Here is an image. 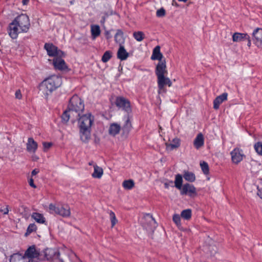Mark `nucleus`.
Wrapping results in <instances>:
<instances>
[{
  "mask_svg": "<svg viewBox=\"0 0 262 262\" xmlns=\"http://www.w3.org/2000/svg\"><path fill=\"white\" fill-rule=\"evenodd\" d=\"M103 173L102 168L97 165H94V172L92 176L95 179H100Z\"/></svg>",
  "mask_w": 262,
  "mask_h": 262,
  "instance_id": "24",
  "label": "nucleus"
},
{
  "mask_svg": "<svg viewBox=\"0 0 262 262\" xmlns=\"http://www.w3.org/2000/svg\"><path fill=\"white\" fill-rule=\"evenodd\" d=\"M49 212L63 217H68L71 215L70 207L64 204H50L49 206Z\"/></svg>",
  "mask_w": 262,
  "mask_h": 262,
  "instance_id": "4",
  "label": "nucleus"
},
{
  "mask_svg": "<svg viewBox=\"0 0 262 262\" xmlns=\"http://www.w3.org/2000/svg\"><path fill=\"white\" fill-rule=\"evenodd\" d=\"M231 161L233 163L238 164L245 157V155L243 150L239 148H235L233 149L231 152Z\"/></svg>",
  "mask_w": 262,
  "mask_h": 262,
  "instance_id": "12",
  "label": "nucleus"
},
{
  "mask_svg": "<svg viewBox=\"0 0 262 262\" xmlns=\"http://www.w3.org/2000/svg\"><path fill=\"white\" fill-rule=\"evenodd\" d=\"M112 56V52L110 51H107L103 54L101 60L103 62L105 63L111 58Z\"/></svg>",
  "mask_w": 262,
  "mask_h": 262,
  "instance_id": "33",
  "label": "nucleus"
},
{
  "mask_svg": "<svg viewBox=\"0 0 262 262\" xmlns=\"http://www.w3.org/2000/svg\"><path fill=\"white\" fill-rule=\"evenodd\" d=\"M39 256V252L36 250L34 245L29 247L26 251L25 255L22 256L21 254L15 253L11 256L10 262H14L16 260H20L27 257L29 258H37Z\"/></svg>",
  "mask_w": 262,
  "mask_h": 262,
  "instance_id": "6",
  "label": "nucleus"
},
{
  "mask_svg": "<svg viewBox=\"0 0 262 262\" xmlns=\"http://www.w3.org/2000/svg\"><path fill=\"white\" fill-rule=\"evenodd\" d=\"M68 107L70 112L76 113L78 116H80V113L83 111L84 105L77 95H74L70 100Z\"/></svg>",
  "mask_w": 262,
  "mask_h": 262,
  "instance_id": "5",
  "label": "nucleus"
},
{
  "mask_svg": "<svg viewBox=\"0 0 262 262\" xmlns=\"http://www.w3.org/2000/svg\"><path fill=\"white\" fill-rule=\"evenodd\" d=\"M248 38H246V40L245 41H247V46L248 47H250L251 45V40H250V36L248 35Z\"/></svg>",
  "mask_w": 262,
  "mask_h": 262,
  "instance_id": "45",
  "label": "nucleus"
},
{
  "mask_svg": "<svg viewBox=\"0 0 262 262\" xmlns=\"http://www.w3.org/2000/svg\"><path fill=\"white\" fill-rule=\"evenodd\" d=\"M94 121V117L91 113L80 116L78 120L79 128H91Z\"/></svg>",
  "mask_w": 262,
  "mask_h": 262,
  "instance_id": "8",
  "label": "nucleus"
},
{
  "mask_svg": "<svg viewBox=\"0 0 262 262\" xmlns=\"http://www.w3.org/2000/svg\"><path fill=\"white\" fill-rule=\"evenodd\" d=\"M178 1L179 2H184V3H185L188 0H178Z\"/></svg>",
  "mask_w": 262,
  "mask_h": 262,
  "instance_id": "54",
  "label": "nucleus"
},
{
  "mask_svg": "<svg viewBox=\"0 0 262 262\" xmlns=\"http://www.w3.org/2000/svg\"><path fill=\"white\" fill-rule=\"evenodd\" d=\"M248 34L247 33H241L235 32L232 35V40L234 42H241L246 40V38H248Z\"/></svg>",
  "mask_w": 262,
  "mask_h": 262,
  "instance_id": "22",
  "label": "nucleus"
},
{
  "mask_svg": "<svg viewBox=\"0 0 262 262\" xmlns=\"http://www.w3.org/2000/svg\"><path fill=\"white\" fill-rule=\"evenodd\" d=\"M227 97L228 94L227 93H224L216 97L213 101V108L215 110H218L221 104L227 99Z\"/></svg>",
  "mask_w": 262,
  "mask_h": 262,
  "instance_id": "15",
  "label": "nucleus"
},
{
  "mask_svg": "<svg viewBox=\"0 0 262 262\" xmlns=\"http://www.w3.org/2000/svg\"><path fill=\"white\" fill-rule=\"evenodd\" d=\"M15 97L17 99H20L21 98V92L19 90L18 91H17L16 92H15Z\"/></svg>",
  "mask_w": 262,
  "mask_h": 262,
  "instance_id": "43",
  "label": "nucleus"
},
{
  "mask_svg": "<svg viewBox=\"0 0 262 262\" xmlns=\"http://www.w3.org/2000/svg\"><path fill=\"white\" fill-rule=\"evenodd\" d=\"M91 32L93 40H95L100 34V27L97 25H92L91 26Z\"/></svg>",
  "mask_w": 262,
  "mask_h": 262,
  "instance_id": "23",
  "label": "nucleus"
},
{
  "mask_svg": "<svg viewBox=\"0 0 262 262\" xmlns=\"http://www.w3.org/2000/svg\"><path fill=\"white\" fill-rule=\"evenodd\" d=\"M155 74L157 77L158 93H166L167 90L165 86L167 85L170 87L172 85L171 81L166 76L167 74L166 61L159 62L156 68Z\"/></svg>",
  "mask_w": 262,
  "mask_h": 262,
  "instance_id": "2",
  "label": "nucleus"
},
{
  "mask_svg": "<svg viewBox=\"0 0 262 262\" xmlns=\"http://www.w3.org/2000/svg\"><path fill=\"white\" fill-rule=\"evenodd\" d=\"M31 217L39 224H43L46 222L45 217L43 214L39 213L33 212L31 215Z\"/></svg>",
  "mask_w": 262,
  "mask_h": 262,
  "instance_id": "25",
  "label": "nucleus"
},
{
  "mask_svg": "<svg viewBox=\"0 0 262 262\" xmlns=\"http://www.w3.org/2000/svg\"><path fill=\"white\" fill-rule=\"evenodd\" d=\"M181 216L186 220H190L191 217V210L189 209L183 210L181 212Z\"/></svg>",
  "mask_w": 262,
  "mask_h": 262,
  "instance_id": "28",
  "label": "nucleus"
},
{
  "mask_svg": "<svg viewBox=\"0 0 262 262\" xmlns=\"http://www.w3.org/2000/svg\"><path fill=\"white\" fill-rule=\"evenodd\" d=\"M73 113L72 112H70L68 108V110L64 112L61 116L62 121L64 122H67L70 119V115Z\"/></svg>",
  "mask_w": 262,
  "mask_h": 262,
  "instance_id": "32",
  "label": "nucleus"
},
{
  "mask_svg": "<svg viewBox=\"0 0 262 262\" xmlns=\"http://www.w3.org/2000/svg\"><path fill=\"white\" fill-rule=\"evenodd\" d=\"M256 187L257 189H258L257 194L262 199V188L259 189L258 186H257Z\"/></svg>",
  "mask_w": 262,
  "mask_h": 262,
  "instance_id": "44",
  "label": "nucleus"
},
{
  "mask_svg": "<svg viewBox=\"0 0 262 262\" xmlns=\"http://www.w3.org/2000/svg\"><path fill=\"white\" fill-rule=\"evenodd\" d=\"M64 56H59L53 58L52 60H49L50 61H52V64L55 70L66 71L68 70V66L63 59Z\"/></svg>",
  "mask_w": 262,
  "mask_h": 262,
  "instance_id": "9",
  "label": "nucleus"
},
{
  "mask_svg": "<svg viewBox=\"0 0 262 262\" xmlns=\"http://www.w3.org/2000/svg\"><path fill=\"white\" fill-rule=\"evenodd\" d=\"M105 36L107 39L111 38V33L110 31H105Z\"/></svg>",
  "mask_w": 262,
  "mask_h": 262,
  "instance_id": "48",
  "label": "nucleus"
},
{
  "mask_svg": "<svg viewBox=\"0 0 262 262\" xmlns=\"http://www.w3.org/2000/svg\"><path fill=\"white\" fill-rule=\"evenodd\" d=\"M172 182H173V181H169V182H168H168H166V183H164L165 187L166 188H169V185H170V183L172 184Z\"/></svg>",
  "mask_w": 262,
  "mask_h": 262,
  "instance_id": "50",
  "label": "nucleus"
},
{
  "mask_svg": "<svg viewBox=\"0 0 262 262\" xmlns=\"http://www.w3.org/2000/svg\"><path fill=\"white\" fill-rule=\"evenodd\" d=\"M123 187L126 189H130L134 186V181H123Z\"/></svg>",
  "mask_w": 262,
  "mask_h": 262,
  "instance_id": "36",
  "label": "nucleus"
},
{
  "mask_svg": "<svg viewBox=\"0 0 262 262\" xmlns=\"http://www.w3.org/2000/svg\"><path fill=\"white\" fill-rule=\"evenodd\" d=\"M202 170L204 173L207 174L209 172V167L208 164L205 162H202L200 163Z\"/></svg>",
  "mask_w": 262,
  "mask_h": 262,
  "instance_id": "38",
  "label": "nucleus"
},
{
  "mask_svg": "<svg viewBox=\"0 0 262 262\" xmlns=\"http://www.w3.org/2000/svg\"><path fill=\"white\" fill-rule=\"evenodd\" d=\"M43 150L44 151H47L52 146V142H43Z\"/></svg>",
  "mask_w": 262,
  "mask_h": 262,
  "instance_id": "40",
  "label": "nucleus"
},
{
  "mask_svg": "<svg viewBox=\"0 0 262 262\" xmlns=\"http://www.w3.org/2000/svg\"><path fill=\"white\" fill-rule=\"evenodd\" d=\"M180 145V140L179 139L176 138H174L172 142L170 143L167 147H170V149H173L174 148H178Z\"/></svg>",
  "mask_w": 262,
  "mask_h": 262,
  "instance_id": "29",
  "label": "nucleus"
},
{
  "mask_svg": "<svg viewBox=\"0 0 262 262\" xmlns=\"http://www.w3.org/2000/svg\"><path fill=\"white\" fill-rule=\"evenodd\" d=\"M38 144L32 138H29L27 143V150L30 152L35 153L37 149Z\"/></svg>",
  "mask_w": 262,
  "mask_h": 262,
  "instance_id": "17",
  "label": "nucleus"
},
{
  "mask_svg": "<svg viewBox=\"0 0 262 262\" xmlns=\"http://www.w3.org/2000/svg\"><path fill=\"white\" fill-rule=\"evenodd\" d=\"M110 217L111 221L112 227H114L117 222V220L115 214L114 212L110 211L109 212Z\"/></svg>",
  "mask_w": 262,
  "mask_h": 262,
  "instance_id": "37",
  "label": "nucleus"
},
{
  "mask_svg": "<svg viewBox=\"0 0 262 262\" xmlns=\"http://www.w3.org/2000/svg\"><path fill=\"white\" fill-rule=\"evenodd\" d=\"M253 43L259 48H262V29L257 28L253 32Z\"/></svg>",
  "mask_w": 262,
  "mask_h": 262,
  "instance_id": "13",
  "label": "nucleus"
},
{
  "mask_svg": "<svg viewBox=\"0 0 262 262\" xmlns=\"http://www.w3.org/2000/svg\"><path fill=\"white\" fill-rule=\"evenodd\" d=\"M156 15L158 17H163L165 15V11L163 8H161L157 11Z\"/></svg>",
  "mask_w": 262,
  "mask_h": 262,
  "instance_id": "41",
  "label": "nucleus"
},
{
  "mask_svg": "<svg viewBox=\"0 0 262 262\" xmlns=\"http://www.w3.org/2000/svg\"><path fill=\"white\" fill-rule=\"evenodd\" d=\"M36 229L37 226L34 223L30 224L27 228V232L25 233V235L28 236L32 232L36 231Z\"/></svg>",
  "mask_w": 262,
  "mask_h": 262,
  "instance_id": "31",
  "label": "nucleus"
},
{
  "mask_svg": "<svg viewBox=\"0 0 262 262\" xmlns=\"http://www.w3.org/2000/svg\"><path fill=\"white\" fill-rule=\"evenodd\" d=\"M62 83L61 77L53 75L45 79L39 86L40 94L46 98L51 95L53 91L59 88Z\"/></svg>",
  "mask_w": 262,
  "mask_h": 262,
  "instance_id": "3",
  "label": "nucleus"
},
{
  "mask_svg": "<svg viewBox=\"0 0 262 262\" xmlns=\"http://www.w3.org/2000/svg\"><path fill=\"white\" fill-rule=\"evenodd\" d=\"M1 211L3 212L4 214H7L8 213L9 210L7 207L4 208V209H1Z\"/></svg>",
  "mask_w": 262,
  "mask_h": 262,
  "instance_id": "47",
  "label": "nucleus"
},
{
  "mask_svg": "<svg viewBox=\"0 0 262 262\" xmlns=\"http://www.w3.org/2000/svg\"><path fill=\"white\" fill-rule=\"evenodd\" d=\"M204 144V138L202 133L197 135L193 141V145L197 149L200 148Z\"/></svg>",
  "mask_w": 262,
  "mask_h": 262,
  "instance_id": "18",
  "label": "nucleus"
},
{
  "mask_svg": "<svg viewBox=\"0 0 262 262\" xmlns=\"http://www.w3.org/2000/svg\"><path fill=\"white\" fill-rule=\"evenodd\" d=\"M212 250L214 251V252H211V254H213L215 253V252H216V250L215 249H216V248L213 247H212Z\"/></svg>",
  "mask_w": 262,
  "mask_h": 262,
  "instance_id": "53",
  "label": "nucleus"
},
{
  "mask_svg": "<svg viewBox=\"0 0 262 262\" xmlns=\"http://www.w3.org/2000/svg\"><path fill=\"white\" fill-rule=\"evenodd\" d=\"M29 183L30 186H31L33 188H36V186L34 183V181H29Z\"/></svg>",
  "mask_w": 262,
  "mask_h": 262,
  "instance_id": "49",
  "label": "nucleus"
},
{
  "mask_svg": "<svg viewBox=\"0 0 262 262\" xmlns=\"http://www.w3.org/2000/svg\"><path fill=\"white\" fill-rule=\"evenodd\" d=\"M120 129L121 126L119 124L117 123H111L108 128V134L112 136H115L119 133Z\"/></svg>",
  "mask_w": 262,
  "mask_h": 262,
  "instance_id": "20",
  "label": "nucleus"
},
{
  "mask_svg": "<svg viewBox=\"0 0 262 262\" xmlns=\"http://www.w3.org/2000/svg\"><path fill=\"white\" fill-rule=\"evenodd\" d=\"M141 224L143 227L148 232H153L157 224L155 220L150 214H146L142 218Z\"/></svg>",
  "mask_w": 262,
  "mask_h": 262,
  "instance_id": "7",
  "label": "nucleus"
},
{
  "mask_svg": "<svg viewBox=\"0 0 262 262\" xmlns=\"http://www.w3.org/2000/svg\"><path fill=\"white\" fill-rule=\"evenodd\" d=\"M144 33L141 31L135 32L133 36L138 41H141L144 39Z\"/></svg>",
  "mask_w": 262,
  "mask_h": 262,
  "instance_id": "30",
  "label": "nucleus"
},
{
  "mask_svg": "<svg viewBox=\"0 0 262 262\" xmlns=\"http://www.w3.org/2000/svg\"><path fill=\"white\" fill-rule=\"evenodd\" d=\"M59 255V253L58 252V253H57V256H58Z\"/></svg>",
  "mask_w": 262,
  "mask_h": 262,
  "instance_id": "57",
  "label": "nucleus"
},
{
  "mask_svg": "<svg viewBox=\"0 0 262 262\" xmlns=\"http://www.w3.org/2000/svg\"><path fill=\"white\" fill-rule=\"evenodd\" d=\"M39 172V170L37 169H34L32 171V176H34L35 174H36L37 173H38Z\"/></svg>",
  "mask_w": 262,
  "mask_h": 262,
  "instance_id": "51",
  "label": "nucleus"
},
{
  "mask_svg": "<svg viewBox=\"0 0 262 262\" xmlns=\"http://www.w3.org/2000/svg\"><path fill=\"white\" fill-rule=\"evenodd\" d=\"M184 178L185 180H194L195 176L191 172H185L184 174Z\"/></svg>",
  "mask_w": 262,
  "mask_h": 262,
  "instance_id": "35",
  "label": "nucleus"
},
{
  "mask_svg": "<svg viewBox=\"0 0 262 262\" xmlns=\"http://www.w3.org/2000/svg\"><path fill=\"white\" fill-rule=\"evenodd\" d=\"M254 147L256 152L258 155L262 156V142H257L254 144Z\"/></svg>",
  "mask_w": 262,
  "mask_h": 262,
  "instance_id": "34",
  "label": "nucleus"
},
{
  "mask_svg": "<svg viewBox=\"0 0 262 262\" xmlns=\"http://www.w3.org/2000/svg\"><path fill=\"white\" fill-rule=\"evenodd\" d=\"M115 104L119 108L126 112L131 111L130 101L123 97H117L116 99Z\"/></svg>",
  "mask_w": 262,
  "mask_h": 262,
  "instance_id": "11",
  "label": "nucleus"
},
{
  "mask_svg": "<svg viewBox=\"0 0 262 262\" xmlns=\"http://www.w3.org/2000/svg\"><path fill=\"white\" fill-rule=\"evenodd\" d=\"M30 26L29 17L24 14L19 15L10 24L9 34L12 39H15L19 33L27 32Z\"/></svg>",
  "mask_w": 262,
  "mask_h": 262,
  "instance_id": "1",
  "label": "nucleus"
},
{
  "mask_svg": "<svg viewBox=\"0 0 262 262\" xmlns=\"http://www.w3.org/2000/svg\"><path fill=\"white\" fill-rule=\"evenodd\" d=\"M28 2H29V0H23V3L24 5H26Z\"/></svg>",
  "mask_w": 262,
  "mask_h": 262,
  "instance_id": "52",
  "label": "nucleus"
},
{
  "mask_svg": "<svg viewBox=\"0 0 262 262\" xmlns=\"http://www.w3.org/2000/svg\"><path fill=\"white\" fill-rule=\"evenodd\" d=\"M123 32L120 30H118L115 36V40L117 43L121 44L123 42Z\"/></svg>",
  "mask_w": 262,
  "mask_h": 262,
  "instance_id": "27",
  "label": "nucleus"
},
{
  "mask_svg": "<svg viewBox=\"0 0 262 262\" xmlns=\"http://www.w3.org/2000/svg\"><path fill=\"white\" fill-rule=\"evenodd\" d=\"M182 182H183V181H174L175 187H177L179 189L182 190V187H183Z\"/></svg>",
  "mask_w": 262,
  "mask_h": 262,
  "instance_id": "42",
  "label": "nucleus"
},
{
  "mask_svg": "<svg viewBox=\"0 0 262 262\" xmlns=\"http://www.w3.org/2000/svg\"><path fill=\"white\" fill-rule=\"evenodd\" d=\"M129 56L128 53L126 51L124 47L120 45L117 52V58L121 60H126Z\"/></svg>",
  "mask_w": 262,
  "mask_h": 262,
  "instance_id": "21",
  "label": "nucleus"
},
{
  "mask_svg": "<svg viewBox=\"0 0 262 262\" xmlns=\"http://www.w3.org/2000/svg\"><path fill=\"white\" fill-rule=\"evenodd\" d=\"M44 48L47 51V54L49 56L55 58L59 56H65L64 53L59 50L56 46L53 43H46Z\"/></svg>",
  "mask_w": 262,
  "mask_h": 262,
  "instance_id": "10",
  "label": "nucleus"
},
{
  "mask_svg": "<svg viewBox=\"0 0 262 262\" xmlns=\"http://www.w3.org/2000/svg\"><path fill=\"white\" fill-rule=\"evenodd\" d=\"M181 193L193 196L196 194V189L193 185L190 184H186L182 187Z\"/></svg>",
  "mask_w": 262,
  "mask_h": 262,
  "instance_id": "14",
  "label": "nucleus"
},
{
  "mask_svg": "<svg viewBox=\"0 0 262 262\" xmlns=\"http://www.w3.org/2000/svg\"><path fill=\"white\" fill-rule=\"evenodd\" d=\"M172 220L177 226L181 225V217L179 214H174L173 215Z\"/></svg>",
  "mask_w": 262,
  "mask_h": 262,
  "instance_id": "39",
  "label": "nucleus"
},
{
  "mask_svg": "<svg viewBox=\"0 0 262 262\" xmlns=\"http://www.w3.org/2000/svg\"><path fill=\"white\" fill-rule=\"evenodd\" d=\"M125 122L123 126V129L124 132H129L132 128V123L129 115L124 117Z\"/></svg>",
  "mask_w": 262,
  "mask_h": 262,
  "instance_id": "26",
  "label": "nucleus"
},
{
  "mask_svg": "<svg viewBox=\"0 0 262 262\" xmlns=\"http://www.w3.org/2000/svg\"><path fill=\"white\" fill-rule=\"evenodd\" d=\"M183 177L181 174H178L176 176L174 180H183Z\"/></svg>",
  "mask_w": 262,
  "mask_h": 262,
  "instance_id": "46",
  "label": "nucleus"
},
{
  "mask_svg": "<svg viewBox=\"0 0 262 262\" xmlns=\"http://www.w3.org/2000/svg\"><path fill=\"white\" fill-rule=\"evenodd\" d=\"M104 21H105V19L104 18L103 20H102V21H101V23H104Z\"/></svg>",
  "mask_w": 262,
  "mask_h": 262,
  "instance_id": "55",
  "label": "nucleus"
},
{
  "mask_svg": "<svg viewBox=\"0 0 262 262\" xmlns=\"http://www.w3.org/2000/svg\"><path fill=\"white\" fill-rule=\"evenodd\" d=\"M80 136L81 141L88 142L91 138V128H79Z\"/></svg>",
  "mask_w": 262,
  "mask_h": 262,
  "instance_id": "16",
  "label": "nucleus"
},
{
  "mask_svg": "<svg viewBox=\"0 0 262 262\" xmlns=\"http://www.w3.org/2000/svg\"><path fill=\"white\" fill-rule=\"evenodd\" d=\"M29 180L32 181L33 180V178H31Z\"/></svg>",
  "mask_w": 262,
  "mask_h": 262,
  "instance_id": "56",
  "label": "nucleus"
},
{
  "mask_svg": "<svg viewBox=\"0 0 262 262\" xmlns=\"http://www.w3.org/2000/svg\"><path fill=\"white\" fill-rule=\"evenodd\" d=\"M163 55L160 51V47L159 46H156L153 50L152 54L151 56L152 60H158L159 62L165 61V60H162Z\"/></svg>",
  "mask_w": 262,
  "mask_h": 262,
  "instance_id": "19",
  "label": "nucleus"
}]
</instances>
